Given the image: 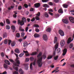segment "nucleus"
<instances>
[{"mask_svg": "<svg viewBox=\"0 0 74 74\" xmlns=\"http://www.w3.org/2000/svg\"><path fill=\"white\" fill-rule=\"evenodd\" d=\"M29 10L30 11L32 12L33 11H34V9H33V8H30Z\"/></svg>", "mask_w": 74, "mask_h": 74, "instance_id": "54", "label": "nucleus"}, {"mask_svg": "<svg viewBox=\"0 0 74 74\" xmlns=\"http://www.w3.org/2000/svg\"><path fill=\"white\" fill-rule=\"evenodd\" d=\"M5 63H6V64H8V65H10V62L7 60H5Z\"/></svg>", "mask_w": 74, "mask_h": 74, "instance_id": "24", "label": "nucleus"}, {"mask_svg": "<svg viewBox=\"0 0 74 74\" xmlns=\"http://www.w3.org/2000/svg\"><path fill=\"white\" fill-rule=\"evenodd\" d=\"M21 36L22 37H23L25 36V33L24 32H22L21 33Z\"/></svg>", "mask_w": 74, "mask_h": 74, "instance_id": "41", "label": "nucleus"}, {"mask_svg": "<svg viewBox=\"0 0 74 74\" xmlns=\"http://www.w3.org/2000/svg\"><path fill=\"white\" fill-rule=\"evenodd\" d=\"M67 51V49H64L63 50V53H62V55L63 56H64L66 54V53Z\"/></svg>", "mask_w": 74, "mask_h": 74, "instance_id": "11", "label": "nucleus"}, {"mask_svg": "<svg viewBox=\"0 0 74 74\" xmlns=\"http://www.w3.org/2000/svg\"><path fill=\"white\" fill-rule=\"evenodd\" d=\"M22 9V6H19L18 7V10H21Z\"/></svg>", "mask_w": 74, "mask_h": 74, "instance_id": "48", "label": "nucleus"}, {"mask_svg": "<svg viewBox=\"0 0 74 74\" xmlns=\"http://www.w3.org/2000/svg\"><path fill=\"white\" fill-rule=\"evenodd\" d=\"M13 68L14 70H15L17 71H18V67H16L15 66H14Z\"/></svg>", "mask_w": 74, "mask_h": 74, "instance_id": "27", "label": "nucleus"}, {"mask_svg": "<svg viewBox=\"0 0 74 74\" xmlns=\"http://www.w3.org/2000/svg\"><path fill=\"white\" fill-rule=\"evenodd\" d=\"M58 12L59 13H63V11L62 10V9H60L58 10Z\"/></svg>", "mask_w": 74, "mask_h": 74, "instance_id": "26", "label": "nucleus"}, {"mask_svg": "<svg viewBox=\"0 0 74 74\" xmlns=\"http://www.w3.org/2000/svg\"><path fill=\"white\" fill-rule=\"evenodd\" d=\"M42 58H43L44 59H45L47 58V57H46V56H45V55H43L42 56Z\"/></svg>", "mask_w": 74, "mask_h": 74, "instance_id": "40", "label": "nucleus"}, {"mask_svg": "<svg viewBox=\"0 0 74 74\" xmlns=\"http://www.w3.org/2000/svg\"><path fill=\"white\" fill-rule=\"evenodd\" d=\"M61 50H60V49L59 48L57 50V52L59 53H60V52H61Z\"/></svg>", "mask_w": 74, "mask_h": 74, "instance_id": "34", "label": "nucleus"}, {"mask_svg": "<svg viewBox=\"0 0 74 74\" xmlns=\"http://www.w3.org/2000/svg\"><path fill=\"white\" fill-rule=\"evenodd\" d=\"M57 41H58V38H57V37L55 36L54 38V44H56V43L57 42Z\"/></svg>", "mask_w": 74, "mask_h": 74, "instance_id": "17", "label": "nucleus"}, {"mask_svg": "<svg viewBox=\"0 0 74 74\" xmlns=\"http://www.w3.org/2000/svg\"><path fill=\"white\" fill-rule=\"evenodd\" d=\"M58 43H56V44L55 45V51H54L53 52V56L54 57V59L55 60H56L58 59V56H56V57L55 56H56V55L55 54L56 53V50L58 48Z\"/></svg>", "mask_w": 74, "mask_h": 74, "instance_id": "2", "label": "nucleus"}, {"mask_svg": "<svg viewBox=\"0 0 74 74\" xmlns=\"http://www.w3.org/2000/svg\"><path fill=\"white\" fill-rule=\"evenodd\" d=\"M9 60L10 62H12V63H13L14 66H19V64H16V62H14V60H13L12 59H9Z\"/></svg>", "mask_w": 74, "mask_h": 74, "instance_id": "6", "label": "nucleus"}, {"mask_svg": "<svg viewBox=\"0 0 74 74\" xmlns=\"http://www.w3.org/2000/svg\"><path fill=\"white\" fill-rule=\"evenodd\" d=\"M43 15L45 16L46 18H48V17H49V15L47 12H44L43 13Z\"/></svg>", "mask_w": 74, "mask_h": 74, "instance_id": "14", "label": "nucleus"}, {"mask_svg": "<svg viewBox=\"0 0 74 74\" xmlns=\"http://www.w3.org/2000/svg\"><path fill=\"white\" fill-rule=\"evenodd\" d=\"M62 21L64 23H65V24H67L69 23V21L67 19H64L62 20Z\"/></svg>", "mask_w": 74, "mask_h": 74, "instance_id": "13", "label": "nucleus"}, {"mask_svg": "<svg viewBox=\"0 0 74 74\" xmlns=\"http://www.w3.org/2000/svg\"><path fill=\"white\" fill-rule=\"evenodd\" d=\"M63 7L65 8H67L68 7V5L66 4H64L63 5Z\"/></svg>", "mask_w": 74, "mask_h": 74, "instance_id": "31", "label": "nucleus"}, {"mask_svg": "<svg viewBox=\"0 0 74 74\" xmlns=\"http://www.w3.org/2000/svg\"><path fill=\"white\" fill-rule=\"evenodd\" d=\"M34 37H35V38L39 37H40V35L36 34L34 35Z\"/></svg>", "mask_w": 74, "mask_h": 74, "instance_id": "23", "label": "nucleus"}, {"mask_svg": "<svg viewBox=\"0 0 74 74\" xmlns=\"http://www.w3.org/2000/svg\"><path fill=\"white\" fill-rule=\"evenodd\" d=\"M48 1V0H42V1L43 3L47 2Z\"/></svg>", "mask_w": 74, "mask_h": 74, "instance_id": "49", "label": "nucleus"}, {"mask_svg": "<svg viewBox=\"0 0 74 74\" xmlns=\"http://www.w3.org/2000/svg\"><path fill=\"white\" fill-rule=\"evenodd\" d=\"M24 7H25V8H27V7H28V5H27V4H25L24 5Z\"/></svg>", "mask_w": 74, "mask_h": 74, "instance_id": "51", "label": "nucleus"}, {"mask_svg": "<svg viewBox=\"0 0 74 74\" xmlns=\"http://www.w3.org/2000/svg\"><path fill=\"white\" fill-rule=\"evenodd\" d=\"M42 56V53L40 52L39 54L37 56V58L38 60H37V63H38V64L39 66L40 67L42 66V57L41 56Z\"/></svg>", "mask_w": 74, "mask_h": 74, "instance_id": "1", "label": "nucleus"}, {"mask_svg": "<svg viewBox=\"0 0 74 74\" xmlns=\"http://www.w3.org/2000/svg\"><path fill=\"white\" fill-rule=\"evenodd\" d=\"M35 31L36 32H39L40 30L38 29H36Z\"/></svg>", "mask_w": 74, "mask_h": 74, "instance_id": "61", "label": "nucleus"}, {"mask_svg": "<svg viewBox=\"0 0 74 74\" xmlns=\"http://www.w3.org/2000/svg\"><path fill=\"white\" fill-rule=\"evenodd\" d=\"M19 72L20 74H24V71L21 69H19Z\"/></svg>", "mask_w": 74, "mask_h": 74, "instance_id": "15", "label": "nucleus"}, {"mask_svg": "<svg viewBox=\"0 0 74 74\" xmlns=\"http://www.w3.org/2000/svg\"><path fill=\"white\" fill-rule=\"evenodd\" d=\"M8 45H10L11 44V43L12 42V41L11 40H8Z\"/></svg>", "mask_w": 74, "mask_h": 74, "instance_id": "53", "label": "nucleus"}, {"mask_svg": "<svg viewBox=\"0 0 74 74\" xmlns=\"http://www.w3.org/2000/svg\"><path fill=\"white\" fill-rule=\"evenodd\" d=\"M69 19L70 22L71 23H74V18L72 16H70L69 17Z\"/></svg>", "mask_w": 74, "mask_h": 74, "instance_id": "7", "label": "nucleus"}, {"mask_svg": "<svg viewBox=\"0 0 74 74\" xmlns=\"http://www.w3.org/2000/svg\"><path fill=\"white\" fill-rule=\"evenodd\" d=\"M30 69L31 70H32L33 67L32 66V63H31L30 64Z\"/></svg>", "mask_w": 74, "mask_h": 74, "instance_id": "52", "label": "nucleus"}, {"mask_svg": "<svg viewBox=\"0 0 74 74\" xmlns=\"http://www.w3.org/2000/svg\"><path fill=\"white\" fill-rule=\"evenodd\" d=\"M74 33L73 35V38L72 40H71V38H69V39H68L67 41V44H69V43H70L72 41H73V40H74Z\"/></svg>", "mask_w": 74, "mask_h": 74, "instance_id": "5", "label": "nucleus"}, {"mask_svg": "<svg viewBox=\"0 0 74 74\" xmlns=\"http://www.w3.org/2000/svg\"><path fill=\"white\" fill-rule=\"evenodd\" d=\"M30 59L31 61H33V60H34V58H33V57H31Z\"/></svg>", "mask_w": 74, "mask_h": 74, "instance_id": "37", "label": "nucleus"}, {"mask_svg": "<svg viewBox=\"0 0 74 74\" xmlns=\"http://www.w3.org/2000/svg\"><path fill=\"white\" fill-rule=\"evenodd\" d=\"M28 29H29V27H27L25 28V32H27Z\"/></svg>", "mask_w": 74, "mask_h": 74, "instance_id": "58", "label": "nucleus"}, {"mask_svg": "<svg viewBox=\"0 0 74 74\" xmlns=\"http://www.w3.org/2000/svg\"><path fill=\"white\" fill-rule=\"evenodd\" d=\"M23 47H24L25 48V47H26V46H27L28 45V44L27 43V42H24L23 43Z\"/></svg>", "mask_w": 74, "mask_h": 74, "instance_id": "18", "label": "nucleus"}, {"mask_svg": "<svg viewBox=\"0 0 74 74\" xmlns=\"http://www.w3.org/2000/svg\"><path fill=\"white\" fill-rule=\"evenodd\" d=\"M7 42H8V40H4V43L5 44H7Z\"/></svg>", "mask_w": 74, "mask_h": 74, "instance_id": "46", "label": "nucleus"}, {"mask_svg": "<svg viewBox=\"0 0 74 74\" xmlns=\"http://www.w3.org/2000/svg\"><path fill=\"white\" fill-rule=\"evenodd\" d=\"M23 55H24V53H21L20 55H19L18 56L21 58V57H22Z\"/></svg>", "mask_w": 74, "mask_h": 74, "instance_id": "32", "label": "nucleus"}, {"mask_svg": "<svg viewBox=\"0 0 74 74\" xmlns=\"http://www.w3.org/2000/svg\"><path fill=\"white\" fill-rule=\"evenodd\" d=\"M40 5V3H36L34 4L35 7L36 8H38Z\"/></svg>", "mask_w": 74, "mask_h": 74, "instance_id": "12", "label": "nucleus"}, {"mask_svg": "<svg viewBox=\"0 0 74 74\" xmlns=\"http://www.w3.org/2000/svg\"><path fill=\"white\" fill-rule=\"evenodd\" d=\"M65 44V41L64 40H62L60 42V45L61 46L63 47Z\"/></svg>", "mask_w": 74, "mask_h": 74, "instance_id": "9", "label": "nucleus"}, {"mask_svg": "<svg viewBox=\"0 0 74 74\" xmlns=\"http://www.w3.org/2000/svg\"><path fill=\"white\" fill-rule=\"evenodd\" d=\"M0 25H1V26H4V24L3 23H0Z\"/></svg>", "mask_w": 74, "mask_h": 74, "instance_id": "62", "label": "nucleus"}, {"mask_svg": "<svg viewBox=\"0 0 74 74\" xmlns=\"http://www.w3.org/2000/svg\"><path fill=\"white\" fill-rule=\"evenodd\" d=\"M13 74H18V73L16 71H14V72L13 73Z\"/></svg>", "mask_w": 74, "mask_h": 74, "instance_id": "63", "label": "nucleus"}, {"mask_svg": "<svg viewBox=\"0 0 74 74\" xmlns=\"http://www.w3.org/2000/svg\"><path fill=\"white\" fill-rule=\"evenodd\" d=\"M1 55L2 57H4V53L3 52L1 53Z\"/></svg>", "mask_w": 74, "mask_h": 74, "instance_id": "44", "label": "nucleus"}, {"mask_svg": "<svg viewBox=\"0 0 74 74\" xmlns=\"http://www.w3.org/2000/svg\"><path fill=\"white\" fill-rule=\"evenodd\" d=\"M34 26L35 27H39V25L37 24H34Z\"/></svg>", "mask_w": 74, "mask_h": 74, "instance_id": "45", "label": "nucleus"}, {"mask_svg": "<svg viewBox=\"0 0 74 74\" xmlns=\"http://www.w3.org/2000/svg\"><path fill=\"white\" fill-rule=\"evenodd\" d=\"M36 15H37V16H40V12H38V14H36Z\"/></svg>", "mask_w": 74, "mask_h": 74, "instance_id": "50", "label": "nucleus"}, {"mask_svg": "<svg viewBox=\"0 0 74 74\" xmlns=\"http://www.w3.org/2000/svg\"><path fill=\"white\" fill-rule=\"evenodd\" d=\"M16 36L17 37H20V34L19 33H17Z\"/></svg>", "mask_w": 74, "mask_h": 74, "instance_id": "47", "label": "nucleus"}, {"mask_svg": "<svg viewBox=\"0 0 74 74\" xmlns=\"http://www.w3.org/2000/svg\"><path fill=\"white\" fill-rule=\"evenodd\" d=\"M52 56H49L48 57V58H47V59H52Z\"/></svg>", "mask_w": 74, "mask_h": 74, "instance_id": "43", "label": "nucleus"}, {"mask_svg": "<svg viewBox=\"0 0 74 74\" xmlns=\"http://www.w3.org/2000/svg\"><path fill=\"white\" fill-rule=\"evenodd\" d=\"M71 67H73V68H74V64L71 65Z\"/></svg>", "mask_w": 74, "mask_h": 74, "instance_id": "64", "label": "nucleus"}, {"mask_svg": "<svg viewBox=\"0 0 74 74\" xmlns=\"http://www.w3.org/2000/svg\"><path fill=\"white\" fill-rule=\"evenodd\" d=\"M59 33L61 36H63L64 35V34L62 30H59Z\"/></svg>", "mask_w": 74, "mask_h": 74, "instance_id": "10", "label": "nucleus"}, {"mask_svg": "<svg viewBox=\"0 0 74 74\" xmlns=\"http://www.w3.org/2000/svg\"><path fill=\"white\" fill-rule=\"evenodd\" d=\"M6 23L8 25H10V20L8 19H6Z\"/></svg>", "mask_w": 74, "mask_h": 74, "instance_id": "20", "label": "nucleus"}, {"mask_svg": "<svg viewBox=\"0 0 74 74\" xmlns=\"http://www.w3.org/2000/svg\"><path fill=\"white\" fill-rule=\"evenodd\" d=\"M6 29H10V27L9 25H8L6 26Z\"/></svg>", "mask_w": 74, "mask_h": 74, "instance_id": "39", "label": "nucleus"}, {"mask_svg": "<svg viewBox=\"0 0 74 74\" xmlns=\"http://www.w3.org/2000/svg\"><path fill=\"white\" fill-rule=\"evenodd\" d=\"M3 66L4 67V68H5V69H7V68H8V66H7V65L5 64H4Z\"/></svg>", "mask_w": 74, "mask_h": 74, "instance_id": "36", "label": "nucleus"}, {"mask_svg": "<svg viewBox=\"0 0 74 74\" xmlns=\"http://www.w3.org/2000/svg\"><path fill=\"white\" fill-rule=\"evenodd\" d=\"M35 19L37 20V21H40V18L38 17L37 16H36L35 17Z\"/></svg>", "mask_w": 74, "mask_h": 74, "instance_id": "42", "label": "nucleus"}, {"mask_svg": "<svg viewBox=\"0 0 74 74\" xmlns=\"http://www.w3.org/2000/svg\"><path fill=\"white\" fill-rule=\"evenodd\" d=\"M35 21V18L34 17L31 20V21L32 22H34V21Z\"/></svg>", "mask_w": 74, "mask_h": 74, "instance_id": "56", "label": "nucleus"}, {"mask_svg": "<svg viewBox=\"0 0 74 74\" xmlns=\"http://www.w3.org/2000/svg\"><path fill=\"white\" fill-rule=\"evenodd\" d=\"M43 40L45 41H47L48 40V37H47V36L45 34H44L43 36Z\"/></svg>", "mask_w": 74, "mask_h": 74, "instance_id": "8", "label": "nucleus"}, {"mask_svg": "<svg viewBox=\"0 0 74 74\" xmlns=\"http://www.w3.org/2000/svg\"><path fill=\"white\" fill-rule=\"evenodd\" d=\"M14 51L15 52L17 53H19L20 52L19 50V49H16Z\"/></svg>", "mask_w": 74, "mask_h": 74, "instance_id": "22", "label": "nucleus"}, {"mask_svg": "<svg viewBox=\"0 0 74 74\" xmlns=\"http://www.w3.org/2000/svg\"><path fill=\"white\" fill-rule=\"evenodd\" d=\"M14 6H10V7L8 8V9L9 10H11V9H13V8H14Z\"/></svg>", "mask_w": 74, "mask_h": 74, "instance_id": "38", "label": "nucleus"}, {"mask_svg": "<svg viewBox=\"0 0 74 74\" xmlns=\"http://www.w3.org/2000/svg\"><path fill=\"white\" fill-rule=\"evenodd\" d=\"M43 7H45V8H48L49 7V6H48V5L47 4H44L43 5Z\"/></svg>", "mask_w": 74, "mask_h": 74, "instance_id": "35", "label": "nucleus"}, {"mask_svg": "<svg viewBox=\"0 0 74 74\" xmlns=\"http://www.w3.org/2000/svg\"><path fill=\"white\" fill-rule=\"evenodd\" d=\"M37 52H32V53L30 54L31 55H32L33 56L34 55H36V54L37 53Z\"/></svg>", "mask_w": 74, "mask_h": 74, "instance_id": "25", "label": "nucleus"}, {"mask_svg": "<svg viewBox=\"0 0 74 74\" xmlns=\"http://www.w3.org/2000/svg\"><path fill=\"white\" fill-rule=\"evenodd\" d=\"M46 31L47 32H50L51 31V28L49 27L46 30Z\"/></svg>", "mask_w": 74, "mask_h": 74, "instance_id": "28", "label": "nucleus"}, {"mask_svg": "<svg viewBox=\"0 0 74 74\" xmlns=\"http://www.w3.org/2000/svg\"><path fill=\"white\" fill-rule=\"evenodd\" d=\"M11 28L12 30H13V33L15 31V27L14 25H12L11 27Z\"/></svg>", "mask_w": 74, "mask_h": 74, "instance_id": "16", "label": "nucleus"}, {"mask_svg": "<svg viewBox=\"0 0 74 74\" xmlns=\"http://www.w3.org/2000/svg\"><path fill=\"white\" fill-rule=\"evenodd\" d=\"M73 47V44L72 43H70L69 45V47L71 49Z\"/></svg>", "mask_w": 74, "mask_h": 74, "instance_id": "29", "label": "nucleus"}, {"mask_svg": "<svg viewBox=\"0 0 74 74\" xmlns=\"http://www.w3.org/2000/svg\"><path fill=\"white\" fill-rule=\"evenodd\" d=\"M15 44H16V42L15 41L12 42L11 45L12 47H14L15 45Z\"/></svg>", "mask_w": 74, "mask_h": 74, "instance_id": "21", "label": "nucleus"}, {"mask_svg": "<svg viewBox=\"0 0 74 74\" xmlns=\"http://www.w3.org/2000/svg\"><path fill=\"white\" fill-rule=\"evenodd\" d=\"M22 27H20L19 28V30H20V31H21V32H25V30L23 29H22L21 28Z\"/></svg>", "mask_w": 74, "mask_h": 74, "instance_id": "33", "label": "nucleus"}, {"mask_svg": "<svg viewBox=\"0 0 74 74\" xmlns=\"http://www.w3.org/2000/svg\"><path fill=\"white\" fill-rule=\"evenodd\" d=\"M24 22H26V19L25 17H23L22 18V21L18 20V24H20L21 26H23L25 23Z\"/></svg>", "mask_w": 74, "mask_h": 74, "instance_id": "3", "label": "nucleus"}, {"mask_svg": "<svg viewBox=\"0 0 74 74\" xmlns=\"http://www.w3.org/2000/svg\"><path fill=\"white\" fill-rule=\"evenodd\" d=\"M49 4L50 5H53V3H52V2H49Z\"/></svg>", "mask_w": 74, "mask_h": 74, "instance_id": "55", "label": "nucleus"}, {"mask_svg": "<svg viewBox=\"0 0 74 74\" xmlns=\"http://www.w3.org/2000/svg\"><path fill=\"white\" fill-rule=\"evenodd\" d=\"M24 66H25V68L26 70H28V65L27 64H24Z\"/></svg>", "mask_w": 74, "mask_h": 74, "instance_id": "19", "label": "nucleus"}, {"mask_svg": "<svg viewBox=\"0 0 74 74\" xmlns=\"http://www.w3.org/2000/svg\"><path fill=\"white\" fill-rule=\"evenodd\" d=\"M15 55L16 56V64H20V61L18 60L19 59V57H18V55L16 53H14Z\"/></svg>", "mask_w": 74, "mask_h": 74, "instance_id": "4", "label": "nucleus"}, {"mask_svg": "<svg viewBox=\"0 0 74 74\" xmlns=\"http://www.w3.org/2000/svg\"><path fill=\"white\" fill-rule=\"evenodd\" d=\"M53 1L55 2V3H58L59 1V0H54Z\"/></svg>", "mask_w": 74, "mask_h": 74, "instance_id": "59", "label": "nucleus"}, {"mask_svg": "<svg viewBox=\"0 0 74 74\" xmlns=\"http://www.w3.org/2000/svg\"><path fill=\"white\" fill-rule=\"evenodd\" d=\"M25 59L26 62H29V58H26Z\"/></svg>", "mask_w": 74, "mask_h": 74, "instance_id": "60", "label": "nucleus"}, {"mask_svg": "<svg viewBox=\"0 0 74 74\" xmlns=\"http://www.w3.org/2000/svg\"><path fill=\"white\" fill-rule=\"evenodd\" d=\"M7 33H6L5 32L3 34V38H5V37H7Z\"/></svg>", "mask_w": 74, "mask_h": 74, "instance_id": "30", "label": "nucleus"}, {"mask_svg": "<svg viewBox=\"0 0 74 74\" xmlns=\"http://www.w3.org/2000/svg\"><path fill=\"white\" fill-rule=\"evenodd\" d=\"M71 12V14L73 15H74V10H72Z\"/></svg>", "mask_w": 74, "mask_h": 74, "instance_id": "57", "label": "nucleus"}]
</instances>
